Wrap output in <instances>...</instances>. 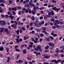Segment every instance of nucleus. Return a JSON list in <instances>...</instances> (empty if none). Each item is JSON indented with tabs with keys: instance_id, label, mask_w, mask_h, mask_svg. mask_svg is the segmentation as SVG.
Here are the masks:
<instances>
[{
	"instance_id": "1",
	"label": "nucleus",
	"mask_w": 64,
	"mask_h": 64,
	"mask_svg": "<svg viewBox=\"0 0 64 64\" xmlns=\"http://www.w3.org/2000/svg\"><path fill=\"white\" fill-rule=\"evenodd\" d=\"M38 23H39V24H38ZM34 24L35 25V26H36L37 27H39L40 26H41L42 25L41 22H39V21L38 20L35 21V22H34Z\"/></svg>"
},
{
	"instance_id": "2",
	"label": "nucleus",
	"mask_w": 64,
	"mask_h": 64,
	"mask_svg": "<svg viewBox=\"0 0 64 64\" xmlns=\"http://www.w3.org/2000/svg\"><path fill=\"white\" fill-rule=\"evenodd\" d=\"M41 48V46L40 45H38L36 46V48H34L35 50L38 51Z\"/></svg>"
},
{
	"instance_id": "3",
	"label": "nucleus",
	"mask_w": 64,
	"mask_h": 64,
	"mask_svg": "<svg viewBox=\"0 0 64 64\" xmlns=\"http://www.w3.org/2000/svg\"><path fill=\"white\" fill-rule=\"evenodd\" d=\"M6 24V22L5 21L0 20V24L2 26L5 25Z\"/></svg>"
},
{
	"instance_id": "4",
	"label": "nucleus",
	"mask_w": 64,
	"mask_h": 64,
	"mask_svg": "<svg viewBox=\"0 0 64 64\" xmlns=\"http://www.w3.org/2000/svg\"><path fill=\"white\" fill-rule=\"evenodd\" d=\"M48 14L50 16V15H51L52 16H53V15H54V11L53 10H52L51 12H49L48 13Z\"/></svg>"
},
{
	"instance_id": "5",
	"label": "nucleus",
	"mask_w": 64,
	"mask_h": 64,
	"mask_svg": "<svg viewBox=\"0 0 64 64\" xmlns=\"http://www.w3.org/2000/svg\"><path fill=\"white\" fill-rule=\"evenodd\" d=\"M44 58L46 59H49L50 57V56L48 55L47 54H44Z\"/></svg>"
},
{
	"instance_id": "6",
	"label": "nucleus",
	"mask_w": 64,
	"mask_h": 64,
	"mask_svg": "<svg viewBox=\"0 0 64 64\" xmlns=\"http://www.w3.org/2000/svg\"><path fill=\"white\" fill-rule=\"evenodd\" d=\"M54 25H56V24H60V22H59L58 20H56L54 22Z\"/></svg>"
},
{
	"instance_id": "7",
	"label": "nucleus",
	"mask_w": 64,
	"mask_h": 64,
	"mask_svg": "<svg viewBox=\"0 0 64 64\" xmlns=\"http://www.w3.org/2000/svg\"><path fill=\"white\" fill-rule=\"evenodd\" d=\"M48 44L49 46H50L54 47V44L53 42H49L48 43Z\"/></svg>"
},
{
	"instance_id": "8",
	"label": "nucleus",
	"mask_w": 64,
	"mask_h": 64,
	"mask_svg": "<svg viewBox=\"0 0 64 64\" xmlns=\"http://www.w3.org/2000/svg\"><path fill=\"white\" fill-rule=\"evenodd\" d=\"M61 59L58 60H55L54 63H55L56 64H58L59 62H61Z\"/></svg>"
},
{
	"instance_id": "9",
	"label": "nucleus",
	"mask_w": 64,
	"mask_h": 64,
	"mask_svg": "<svg viewBox=\"0 0 64 64\" xmlns=\"http://www.w3.org/2000/svg\"><path fill=\"white\" fill-rule=\"evenodd\" d=\"M39 8L37 6H34L33 8V9L34 11H36V10H37V9L39 10Z\"/></svg>"
},
{
	"instance_id": "10",
	"label": "nucleus",
	"mask_w": 64,
	"mask_h": 64,
	"mask_svg": "<svg viewBox=\"0 0 64 64\" xmlns=\"http://www.w3.org/2000/svg\"><path fill=\"white\" fill-rule=\"evenodd\" d=\"M5 29V28H0V33H1L2 32H3L4 31V30Z\"/></svg>"
},
{
	"instance_id": "11",
	"label": "nucleus",
	"mask_w": 64,
	"mask_h": 64,
	"mask_svg": "<svg viewBox=\"0 0 64 64\" xmlns=\"http://www.w3.org/2000/svg\"><path fill=\"white\" fill-rule=\"evenodd\" d=\"M11 26L14 29H16V28H17V26H16V25H15L14 24H12L11 25Z\"/></svg>"
},
{
	"instance_id": "12",
	"label": "nucleus",
	"mask_w": 64,
	"mask_h": 64,
	"mask_svg": "<svg viewBox=\"0 0 64 64\" xmlns=\"http://www.w3.org/2000/svg\"><path fill=\"white\" fill-rule=\"evenodd\" d=\"M44 39L46 41H47L50 42V38H49L48 37H45L44 38Z\"/></svg>"
},
{
	"instance_id": "13",
	"label": "nucleus",
	"mask_w": 64,
	"mask_h": 64,
	"mask_svg": "<svg viewBox=\"0 0 64 64\" xmlns=\"http://www.w3.org/2000/svg\"><path fill=\"white\" fill-rule=\"evenodd\" d=\"M7 60H6V62H8V63H9V62H10V60H11V58L10 57H8L7 58Z\"/></svg>"
},
{
	"instance_id": "14",
	"label": "nucleus",
	"mask_w": 64,
	"mask_h": 64,
	"mask_svg": "<svg viewBox=\"0 0 64 64\" xmlns=\"http://www.w3.org/2000/svg\"><path fill=\"white\" fill-rule=\"evenodd\" d=\"M23 53L24 54H26L27 53V52H26V50L25 49H24L23 50Z\"/></svg>"
},
{
	"instance_id": "15",
	"label": "nucleus",
	"mask_w": 64,
	"mask_h": 64,
	"mask_svg": "<svg viewBox=\"0 0 64 64\" xmlns=\"http://www.w3.org/2000/svg\"><path fill=\"white\" fill-rule=\"evenodd\" d=\"M12 10H13V11H16L17 10V8L16 7L12 8Z\"/></svg>"
},
{
	"instance_id": "16",
	"label": "nucleus",
	"mask_w": 64,
	"mask_h": 64,
	"mask_svg": "<svg viewBox=\"0 0 64 64\" xmlns=\"http://www.w3.org/2000/svg\"><path fill=\"white\" fill-rule=\"evenodd\" d=\"M45 48L46 49H48V48H49V46L48 45H47L46 46V47H45Z\"/></svg>"
},
{
	"instance_id": "17",
	"label": "nucleus",
	"mask_w": 64,
	"mask_h": 64,
	"mask_svg": "<svg viewBox=\"0 0 64 64\" xmlns=\"http://www.w3.org/2000/svg\"><path fill=\"white\" fill-rule=\"evenodd\" d=\"M10 17L11 19V20H12V19L14 18V17L12 16V14H11V15L10 16Z\"/></svg>"
},
{
	"instance_id": "18",
	"label": "nucleus",
	"mask_w": 64,
	"mask_h": 64,
	"mask_svg": "<svg viewBox=\"0 0 64 64\" xmlns=\"http://www.w3.org/2000/svg\"><path fill=\"white\" fill-rule=\"evenodd\" d=\"M30 5L32 7H34V6H35V5L32 4H30Z\"/></svg>"
},
{
	"instance_id": "19",
	"label": "nucleus",
	"mask_w": 64,
	"mask_h": 64,
	"mask_svg": "<svg viewBox=\"0 0 64 64\" xmlns=\"http://www.w3.org/2000/svg\"><path fill=\"white\" fill-rule=\"evenodd\" d=\"M18 63H23V60H18Z\"/></svg>"
},
{
	"instance_id": "20",
	"label": "nucleus",
	"mask_w": 64,
	"mask_h": 64,
	"mask_svg": "<svg viewBox=\"0 0 64 64\" xmlns=\"http://www.w3.org/2000/svg\"><path fill=\"white\" fill-rule=\"evenodd\" d=\"M36 12V11L34 10H32V14L33 15H34V14H35V13Z\"/></svg>"
},
{
	"instance_id": "21",
	"label": "nucleus",
	"mask_w": 64,
	"mask_h": 64,
	"mask_svg": "<svg viewBox=\"0 0 64 64\" xmlns=\"http://www.w3.org/2000/svg\"><path fill=\"white\" fill-rule=\"evenodd\" d=\"M54 7V6H52V5H50L48 6V8H50V7Z\"/></svg>"
},
{
	"instance_id": "22",
	"label": "nucleus",
	"mask_w": 64,
	"mask_h": 64,
	"mask_svg": "<svg viewBox=\"0 0 64 64\" xmlns=\"http://www.w3.org/2000/svg\"><path fill=\"white\" fill-rule=\"evenodd\" d=\"M57 9V8L55 7H53L52 8V9L54 11H56V9Z\"/></svg>"
},
{
	"instance_id": "23",
	"label": "nucleus",
	"mask_w": 64,
	"mask_h": 64,
	"mask_svg": "<svg viewBox=\"0 0 64 64\" xmlns=\"http://www.w3.org/2000/svg\"><path fill=\"white\" fill-rule=\"evenodd\" d=\"M4 49V48L3 47H0V51H3Z\"/></svg>"
},
{
	"instance_id": "24",
	"label": "nucleus",
	"mask_w": 64,
	"mask_h": 64,
	"mask_svg": "<svg viewBox=\"0 0 64 64\" xmlns=\"http://www.w3.org/2000/svg\"><path fill=\"white\" fill-rule=\"evenodd\" d=\"M16 32L18 35H19V30H17V31H16Z\"/></svg>"
},
{
	"instance_id": "25",
	"label": "nucleus",
	"mask_w": 64,
	"mask_h": 64,
	"mask_svg": "<svg viewBox=\"0 0 64 64\" xmlns=\"http://www.w3.org/2000/svg\"><path fill=\"white\" fill-rule=\"evenodd\" d=\"M16 41L17 43H19L20 41H19V40L18 38H16Z\"/></svg>"
},
{
	"instance_id": "26",
	"label": "nucleus",
	"mask_w": 64,
	"mask_h": 64,
	"mask_svg": "<svg viewBox=\"0 0 64 64\" xmlns=\"http://www.w3.org/2000/svg\"><path fill=\"white\" fill-rule=\"evenodd\" d=\"M55 32V31L53 30L52 32L51 33V35H54V33Z\"/></svg>"
},
{
	"instance_id": "27",
	"label": "nucleus",
	"mask_w": 64,
	"mask_h": 64,
	"mask_svg": "<svg viewBox=\"0 0 64 64\" xmlns=\"http://www.w3.org/2000/svg\"><path fill=\"white\" fill-rule=\"evenodd\" d=\"M29 6V4H26L25 5V7L26 8H27Z\"/></svg>"
},
{
	"instance_id": "28",
	"label": "nucleus",
	"mask_w": 64,
	"mask_h": 64,
	"mask_svg": "<svg viewBox=\"0 0 64 64\" xmlns=\"http://www.w3.org/2000/svg\"><path fill=\"white\" fill-rule=\"evenodd\" d=\"M50 62L52 63H54L55 62V60H50Z\"/></svg>"
},
{
	"instance_id": "29",
	"label": "nucleus",
	"mask_w": 64,
	"mask_h": 64,
	"mask_svg": "<svg viewBox=\"0 0 64 64\" xmlns=\"http://www.w3.org/2000/svg\"><path fill=\"white\" fill-rule=\"evenodd\" d=\"M5 49L6 50V52H8L9 51V49L8 48H6Z\"/></svg>"
},
{
	"instance_id": "30",
	"label": "nucleus",
	"mask_w": 64,
	"mask_h": 64,
	"mask_svg": "<svg viewBox=\"0 0 64 64\" xmlns=\"http://www.w3.org/2000/svg\"><path fill=\"white\" fill-rule=\"evenodd\" d=\"M14 25H18V23L16 21H14Z\"/></svg>"
},
{
	"instance_id": "31",
	"label": "nucleus",
	"mask_w": 64,
	"mask_h": 64,
	"mask_svg": "<svg viewBox=\"0 0 64 64\" xmlns=\"http://www.w3.org/2000/svg\"><path fill=\"white\" fill-rule=\"evenodd\" d=\"M50 39H52V40H54V37H52V36H50Z\"/></svg>"
},
{
	"instance_id": "32",
	"label": "nucleus",
	"mask_w": 64,
	"mask_h": 64,
	"mask_svg": "<svg viewBox=\"0 0 64 64\" xmlns=\"http://www.w3.org/2000/svg\"><path fill=\"white\" fill-rule=\"evenodd\" d=\"M58 36V35L56 34H54L53 35V37H55L56 36Z\"/></svg>"
},
{
	"instance_id": "33",
	"label": "nucleus",
	"mask_w": 64,
	"mask_h": 64,
	"mask_svg": "<svg viewBox=\"0 0 64 64\" xmlns=\"http://www.w3.org/2000/svg\"><path fill=\"white\" fill-rule=\"evenodd\" d=\"M32 19L33 21H34V19H35V17L34 16H32Z\"/></svg>"
},
{
	"instance_id": "34",
	"label": "nucleus",
	"mask_w": 64,
	"mask_h": 64,
	"mask_svg": "<svg viewBox=\"0 0 64 64\" xmlns=\"http://www.w3.org/2000/svg\"><path fill=\"white\" fill-rule=\"evenodd\" d=\"M44 34L46 35H49V34L48 33V32H47L46 31L45 32H44Z\"/></svg>"
},
{
	"instance_id": "35",
	"label": "nucleus",
	"mask_w": 64,
	"mask_h": 64,
	"mask_svg": "<svg viewBox=\"0 0 64 64\" xmlns=\"http://www.w3.org/2000/svg\"><path fill=\"white\" fill-rule=\"evenodd\" d=\"M44 35V34H40V37H42Z\"/></svg>"
},
{
	"instance_id": "36",
	"label": "nucleus",
	"mask_w": 64,
	"mask_h": 64,
	"mask_svg": "<svg viewBox=\"0 0 64 64\" xmlns=\"http://www.w3.org/2000/svg\"><path fill=\"white\" fill-rule=\"evenodd\" d=\"M42 29H43L44 30H46V28L45 27H42Z\"/></svg>"
},
{
	"instance_id": "37",
	"label": "nucleus",
	"mask_w": 64,
	"mask_h": 64,
	"mask_svg": "<svg viewBox=\"0 0 64 64\" xmlns=\"http://www.w3.org/2000/svg\"><path fill=\"white\" fill-rule=\"evenodd\" d=\"M20 33H22L23 32V31L22 30V28H20Z\"/></svg>"
},
{
	"instance_id": "38",
	"label": "nucleus",
	"mask_w": 64,
	"mask_h": 64,
	"mask_svg": "<svg viewBox=\"0 0 64 64\" xmlns=\"http://www.w3.org/2000/svg\"><path fill=\"white\" fill-rule=\"evenodd\" d=\"M8 31V29L7 28H6L5 29L4 32H7Z\"/></svg>"
},
{
	"instance_id": "39",
	"label": "nucleus",
	"mask_w": 64,
	"mask_h": 64,
	"mask_svg": "<svg viewBox=\"0 0 64 64\" xmlns=\"http://www.w3.org/2000/svg\"><path fill=\"white\" fill-rule=\"evenodd\" d=\"M60 10V8H57L56 10V11L57 12H58V11H59Z\"/></svg>"
},
{
	"instance_id": "40",
	"label": "nucleus",
	"mask_w": 64,
	"mask_h": 64,
	"mask_svg": "<svg viewBox=\"0 0 64 64\" xmlns=\"http://www.w3.org/2000/svg\"><path fill=\"white\" fill-rule=\"evenodd\" d=\"M33 22H32L30 24V27H31V26H33Z\"/></svg>"
},
{
	"instance_id": "41",
	"label": "nucleus",
	"mask_w": 64,
	"mask_h": 64,
	"mask_svg": "<svg viewBox=\"0 0 64 64\" xmlns=\"http://www.w3.org/2000/svg\"><path fill=\"white\" fill-rule=\"evenodd\" d=\"M22 29L23 30V31H25V30H26V28H24L23 27H22Z\"/></svg>"
},
{
	"instance_id": "42",
	"label": "nucleus",
	"mask_w": 64,
	"mask_h": 64,
	"mask_svg": "<svg viewBox=\"0 0 64 64\" xmlns=\"http://www.w3.org/2000/svg\"><path fill=\"white\" fill-rule=\"evenodd\" d=\"M0 6H2V7H4V4L3 3H2L0 4Z\"/></svg>"
},
{
	"instance_id": "43",
	"label": "nucleus",
	"mask_w": 64,
	"mask_h": 64,
	"mask_svg": "<svg viewBox=\"0 0 64 64\" xmlns=\"http://www.w3.org/2000/svg\"><path fill=\"white\" fill-rule=\"evenodd\" d=\"M25 12L26 13H28L29 12V11H28V10L27 9H26L25 10Z\"/></svg>"
},
{
	"instance_id": "44",
	"label": "nucleus",
	"mask_w": 64,
	"mask_h": 64,
	"mask_svg": "<svg viewBox=\"0 0 64 64\" xmlns=\"http://www.w3.org/2000/svg\"><path fill=\"white\" fill-rule=\"evenodd\" d=\"M52 3H56V2H57V1H55L54 0H52Z\"/></svg>"
},
{
	"instance_id": "45",
	"label": "nucleus",
	"mask_w": 64,
	"mask_h": 64,
	"mask_svg": "<svg viewBox=\"0 0 64 64\" xmlns=\"http://www.w3.org/2000/svg\"><path fill=\"white\" fill-rule=\"evenodd\" d=\"M31 40H32V42H34L35 40V39H34L33 38H31Z\"/></svg>"
},
{
	"instance_id": "46",
	"label": "nucleus",
	"mask_w": 64,
	"mask_h": 64,
	"mask_svg": "<svg viewBox=\"0 0 64 64\" xmlns=\"http://www.w3.org/2000/svg\"><path fill=\"white\" fill-rule=\"evenodd\" d=\"M21 11H20L18 12V14L20 15L21 14Z\"/></svg>"
},
{
	"instance_id": "47",
	"label": "nucleus",
	"mask_w": 64,
	"mask_h": 64,
	"mask_svg": "<svg viewBox=\"0 0 64 64\" xmlns=\"http://www.w3.org/2000/svg\"><path fill=\"white\" fill-rule=\"evenodd\" d=\"M48 6V4H47V3L44 4V6Z\"/></svg>"
},
{
	"instance_id": "48",
	"label": "nucleus",
	"mask_w": 64,
	"mask_h": 64,
	"mask_svg": "<svg viewBox=\"0 0 64 64\" xmlns=\"http://www.w3.org/2000/svg\"><path fill=\"white\" fill-rule=\"evenodd\" d=\"M17 8L18 9L20 10L21 9V7L19 6H18L17 7Z\"/></svg>"
},
{
	"instance_id": "49",
	"label": "nucleus",
	"mask_w": 64,
	"mask_h": 64,
	"mask_svg": "<svg viewBox=\"0 0 64 64\" xmlns=\"http://www.w3.org/2000/svg\"><path fill=\"white\" fill-rule=\"evenodd\" d=\"M55 51L57 54H58L59 53V50H56Z\"/></svg>"
},
{
	"instance_id": "50",
	"label": "nucleus",
	"mask_w": 64,
	"mask_h": 64,
	"mask_svg": "<svg viewBox=\"0 0 64 64\" xmlns=\"http://www.w3.org/2000/svg\"><path fill=\"white\" fill-rule=\"evenodd\" d=\"M32 2H33V0H30V1L29 2V3L30 4H32L31 3Z\"/></svg>"
},
{
	"instance_id": "51",
	"label": "nucleus",
	"mask_w": 64,
	"mask_h": 64,
	"mask_svg": "<svg viewBox=\"0 0 64 64\" xmlns=\"http://www.w3.org/2000/svg\"><path fill=\"white\" fill-rule=\"evenodd\" d=\"M29 43L30 44H31V45H34V43H33V42H30Z\"/></svg>"
},
{
	"instance_id": "52",
	"label": "nucleus",
	"mask_w": 64,
	"mask_h": 64,
	"mask_svg": "<svg viewBox=\"0 0 64 64\" xmlns=\"http://www.w3.org/2000/svg\"><path fill=\"white\" fill-rule=\"evenodd\" d=\"M15 48V49H17V48H18V47H19V46L17 45L16 46L14 47Z\"/></svg>"
},
{
	"instance_id": "53",
	"label": "nucleus",
	"mask_w": 64,
	"mask_h": 64,
	"mask_svg": "<svg viewBox=\"0 0 64 64\" xmlns=\"http://www.w3.org/2000/svg\"><path fill=\"white\" fill-rule=\"evenodd\" d=\"M63 62H64V60H61L60 62L61 64H63Z\"/></svg>"
},
{
	"instance_id": "54",
	"label": "nucleus",
	"mask_w": 64,
	"mask_h": 64,
	"mask_svg": "<svg viewBox=\"0 0 64 64\" xmlns=\"http://www.w3.org/2000/svg\"><path fill=\"white\" fill-rule=\"evenodd\" d=\"M20 57V55L19 54H18L17 55V57H16V59H18V58L19 57Z\"/></svg>"
},
{
	"instance_id": "55",
	"label": "nucleus",
	"mask_w": 64,
	"mask_h": 64,
	"mask_svg": "<svg viewBox=\"0 0 64 64\" xmlns=\"http://www.w3.org/2000/svg\"><path fill=\"white\" fill-rule=\"evenodd\" d=\"M12 1L11 0H10L8 1V3H9L10 4H12Z\"/></svg>"
},
{
	"instance_id": "56",
	"label": "nucleus",
	"mask_w": 64,
	"mask_h": 64,
	"mask_svg": "<svg viewBox=\"0 0 64 64\" xmlns=\"http://www.w3.org/2000/svg\"><path fill=\"white\" fill-rule=\"evenodd\" d=\"M27 3V2H26V1H24V2H23V4H26Z\"/></svg>"
},
{
	"instance_id": "57",
	"label": "nucleus",
	"mask_w": 64,
	"mask_h": 64,
	"mask_svg": "<svg viewBox=\"0 0 64 64\" xmlns=\"http://www.w3.org/2000/svg\"><path fill=\"white\" fill-rule=\"evenodd\" d=\"M28 47L30 48L31 47V48H32V47H33V45H30Z\"/></svg>"
},
{
	"instance_id": "58",
	"label": "nucleus",
	"mask_w": 64,
	"mask_h": 64,
	"mask_svg": "<svg viewBox=\"0 0 64 64\" xmlns=\"http://www.w3.org/2000/svg\"><path fill=\"white\" fill-rule=\"evenodd\" d=\"M54 47H50V50H53V48H54Z\"/></svg>"
},
{
	"instance_id": "59",
	"label": "nucleus",
	"mask_w": 64,
	"mask_h": 64,
	"mask_svg": "<svg viewBox=\"0 0 64 64\" xmlns=\"http://www.w3.org/2000/svg\"><path fill=\"white\" fill-rule=\"evenodd\" d=\"M13 15H16V12L14 11H12Z\"/></svg>"
},
{
	"instance_id": "60",
	"label": "nucleus",
	"mask_w": 64,
	"mask_h": 64,
	"mask_svg": "<svg viewBox=\"0 0 64 64\" xmlns=\"http://www.w3.org/2000/svg\"><path fill=\"white\" fill-rule=\"evenodd\" d=\"M44 23L45 22H44V21H42L41 22L42 25H43L44 24Z\"/></svg>"
},
{
	"instance_id": "61",
	"label": "nucleus",
	"mask_w": 64,
	"mask_h": 64,
	"mask_svg": "<svg viewBox=\"0 0 64 64\" xmlns=\"http://www.w3.org/2000/svg\"><path fill=\"white\" fill-rule=\"evenodd\" d=\"M32 34H34L35 33V31L34 30H32Z\"/></svg>"
},
{
	"instance_id": "62",
	"label": "nucleus",
	"mask_w": 64,
	"mask_h": 64,
	"mask_svg": "<svg viewBox=\"0 0 64 64\" xmlns=\"http://www.w3.org/2000/svg\"><path fill=\"white\" fill-rule=\"evenodd\" d=\"M27 39V37L26 36H25L24 37V40H26Z\"/></svg>"
},
{
	"instance_id": "63",
	"label": "nucleus",
	"mask_w": 64,
	"mask_h": 64,
	"mask_svg": "<svg viewBox=\"0 0 64 64\" xmlns=\"http://www.w3.org/2000/svg\"><path fill=\"white\" fill-rule=\"evenodd\" d=\"M34 43H37L38 42V40H34Z\"/></svg>"
},
{
	"instance_id": "64",
	"label": "nucleus",
	"mask_w": 64,
	"mask_h": 64,
	"mask_svg": "<svg viewBox=\"0 0 64 64\" xmlns=\"http://www.w3.org/2000/svg\"><path fill=\"white\" fill-rule=\"evenodd\" d=\"M53 50H50V52L51 53H53Z\"/></svg>"
}]
</instances>
